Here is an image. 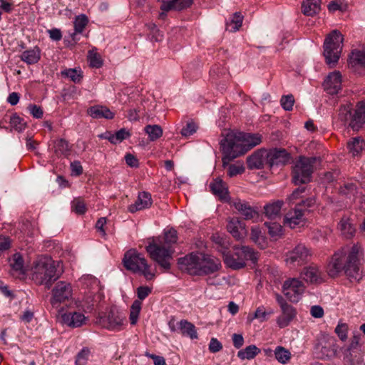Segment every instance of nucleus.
<instances>
[{
  "label": "nucleus",
  "instance_id": "nucleus-60",
  "mask_svg": "<svg viewBox=\"0 0 365 365\" xmlns=\"http://www.w3.org/2000/svg\"><path fill=\"white\" fill-rule=\"evenodd\" d=\"M151 288L147 286L139 287L137 289L138 297L140 300H143L151 293Z\"/></svg>",
  "mask_w": 365,
  "mask_h": 365
},
{
  "label": "nucleus",
  "instance_id": "nucleus-7",
  "mask_svg": "<svg viewBox=\"0 0 365 365\" xmlns=\"http://www.w3.org/2000/svg\"><path fill=\"white\" fill-rule=\"evenodd\" d=\"M338 119L354 131H358L365 123V107L353 109L351 104L342 105L339 109Z\"/></svg>",
  "mask_w": 365,
  "mask_h": 365
},
{
  "label": "nucleus",
  "instance_id": "nucleus-38",
  "mask_svg": "<svg viewBox=\"0 0 365 365\" xmlns=\"http://www.w3.org/2000/svg\"><path fill=\"white\" fill-rule=\"evenodd\" d=\"M274 356L276 360L282 364H287L292 357V354L287 349L282 346H278L274 350Z\"/></svg>",
  "mask_w": 365,
  "mask_h": 365
},
{
  "label": "nucleus",
  "instance_id": "nucleus-54",
  "mask_svg": "<svg viewBox=\"0 0 365 365\" xmlns=\"http://www.w3.org/2000/svg\"><path fill=\"white\" fill-rule=\"evenodd\" d=\"M271 314H272V312H266L263 307H260L256 309L254 317L251 319V320L253 319H257L261 322H262L266 321L267 319V317Z\"/></svg>",
  "mask_w": 365,
  "mask_h": 365
},
{
  "label": "nucleus",
  "instance_id": "nucleus-6",
  "mask_svg": "<svg viewBox=\"0 0 365 365\" xmlns=\"http://www.w3.org/2000/svg\"><path fill=\"white\" fill-rule=\"evenodd\" d=\"M235 252L224 253V262L226 265L233 269H240L245 267L246 260L256 263L258 260V252L248 246L235 247Z\"/></svg>",
  "mask_w": 365,
  "mask_h": 365
},
{
  "label": "nucleus",
  "instance_id": "nucleus-22",
  "mask_svg": "<svg viewBox=\"0 0 365 365\" xmlns=\"http://www.w3.org/2000/svg\"><path fill=\"white\" fill-rule=\"evenodd\" d=\"M304 215V210L299 207V205H296L293 210H289L285 215L284 224L291 228H294L303 222Z\"/></svg>",
  "mask_w": 365,
  "mask_h": 365
},
{
  "label": "nucleus",
  "instance_id": "nucleus-44",
  "mask_svg": "<svg viewBox=\"0 0 365 365\" xmlns=\"http://www.w3.org/2000/svg\"><path fill=\"white\" fill-rule=\"evenodd\" d=\"M144 130L151 141H155L163 135V129L159 125H148Z\"/></svg>",
  "mask_w": 365,
  "mask_h": 365
},
{
  "label": "nucleus",
  "instance_id": "nucleus-16",
  "mask_svg": "<svg viewBox=\"0 0 365 365\" xmlns=\"http://www.w3.org/2000/svg\"><path fill=\"white\" fill-rule=\"evenodd\" d=\"M268 165L272 168L274 165H284L291 159L290 154L284 148H273L267 150Z\"/></svg>",
  "mask_w": 365,
  "mask_h": 365
},
{
  "label": "nucleus",
  "instance_id": "nucleus-47",
  "mask_svg": "<svg viewBox=\"0 0 365 365\" xmlns=\"http://www.w3.org/2000/svg\"><path fill=\"white\" fill-rule=\"evenodd\" d=\"M264 225L268 229V232L272 237H278L282 234V228L279 223L274 222H264Z\"/></svg>",
  "mask_w": 365,
  "mask_h": 365
},
{
  "label": "nucleus",
  "instance_id": "nucleus-20",
  "mask_svg": "<svg viewBox=\"0 0 365 365\" xmlns=\"http://www.w3.org/2000/svg\"><path fill=\"white\" fill-rule=\"evenodd\" d=\"M249 169H262L264 165H268L267 150L260 149L255 151L247 158Z\"/></svg>",
  "mask_w": 365,
  "mask_h": 365
},
{
  "label": "nucleus",
  "instance_id": "nucleus-4",
  "mask_svg": "<svg viewBox=\"0 0 365 365\" xmlns=\"http://www.w3.org/2000/svg\"><path fill=\"white\" fill-rule=\"evenodd\" d=\"M58 265V262L47 255L37 257L31 268L32 279L38 284H44L50 288L61 274L57 269Z\"/></svg>",
  "mask_w": 365,
  "mask_h": 365
},
{
  "label": "nucleus",
  "instance_id": "nucleus-64",
  "mask_svg": "<svg viewBox=\"0 0 365 365\" xmlns=\"http://www.w3.org/2000/svg\"><path fill=\"white\" fill-rule=\"evenodd\" d=\"M145 355L153 360L154 365H166L164 357L161 356L150 354L148 352H146Z\"/></svg>",
  "mask_w": 365,
  "mask_h": 365
},
{
  "label": "nucleus",
  "instance_id": "nucleus-26",
  "mask_svg": "<svg viewBox=\"0 0 365 365\" xmlns=\"http://www.w3.org/2000/svg\"><path fill=\"white\" fill-rule=\"evenodd\" d=\"M235 208L244 217L246 220L258 217V212L248 202L237 200L233 202Z\"/></svg>",
  "mask_w": 365,
  "mask_h": 365
},
{
  "label": "nucleus",
  "instance_id": "nucleus-23",
  "mask_svg": "<svg viewBox=\"0 0 365 365\" xmlns=\"http://www.w3.org/2000/svg\"><path fill=\"white\" fill-rule=\"evenodd\" d=\"M227 231L237 240L242 239L247 233L245 224L239 218L233 217L228 220Z\"/></svg>",
  "mask_w": 365,
  "mask_h": 365
},
{
  "label": "nucleus",
  "instance_id": "nucleus-25",
  "mask_svg": "<svg viewBox=\"0 0 365 365\" xmlns=\"http://www.w3.org/2000/svg\"><path fill=\"white\" fill-rule=\"evenodd\" d=\"M153 200L151 195L148 192H139L137 200L135 203L130 205L128 207V210L130 212H135L139 210H142L148 208L151 206Z\"/></svg>",
  "mask_w": 365,
  "mask_h": 365
},
{
  "label": "nucleus",
  "instance_id": "nucleus-24",
  "mask_svg": "<svg viewBox=\"0 0 365 365\" xmlns=\"http://www.w3.org/2000/svg\"><path fill=\"white\" fill-rule=\"evenodd\" d=\"M24 262L20 253H15L10 259V274L16 278L24 277L26 274Z\"/></svg>",
  "mask_w": 365,
  "mask_h": 365
},
{
  "label": "nucleus",
  "instance_id": "nucleus-37",
  "mask_svg": "<svg viewBox=\"0 0 365 365\" xmlns=\"http://www.w3.org/2000/svg\"><path fill=\"white\" fill-rule=\"evenodd\" d=\"M40 56V50L36 47L34 49L24 51L21 56V58L27 64L31 65L36 63L39 61Z\"/></svg>",
  "mask_w": 365,
  "mask_h": 365
},
{
  "label": "nucleus",
  "instance_id": "nucleus-58",
  "mask_svg": "<svg viewBox=\"0 0 365 365\" xmlns=\"http://www.w3.org/2000/svg\"><path fill=\"white\" fill-rule=\"evenodd\" d=\"M197 129L196 125L192 123H187L186 126L184 127L180 133L185 137L190 136L192 135L194 133H195Z\"/></svg>",
  "mask_w": 365,
  "mask_h": 365
},
{
  "label": "nucleus",
  "instance_id": "nucleus-53",
  "mask_svg": "<svg viewBox=\"0 0 365 365\" xmlns=\"http://www.w3.org/2000/svg\"><path fill=\"white\" fill-rule=\"evenodd\" d=\"M356 185L354 182H345L340 187V193L344 195H354Z\"/></svg>",
  "mask_w": 365,
  "mask_h": 365
},
{
  "label": "nucleus",
  "instance_id": "nucleus-57",
  "mask_svg": "<svg viewBox=\"0 0 365 365\" xmlns=\"http://www.w3.org/2000/svg\"><path fill=\"white\" fill-rule=\"evenodd\" d=\"M245 171V168L242 165L232 164L229 165L227 174L230 177H233L237 174L242 173Z\"/></svg>",
  "mask_w": 365,
  "mask_h": 365
},
{
  "label": "nucleus",
  "instance_id": "nucleus-42",
  "mask_svg": "<svg viewBox=\"0 0 365 365\" xmlns=\"http://www.w3.org/2000/svg\"><path fill=\"white\" fill-rule=\"evenodd\" d=\"M243 16L239 12H235L232 19L226 23L225 29L229 32H235L239 30L242 24Z\"/></svg>",
  "mask_w": 365,
  "mask_h": 365
},
{
  "label": "nucleus",
  "instance_id": "nucleus-51",
  "mask_svg": "<svg viewBox=\"0 0 365 365\" xmlns=\"http://www.w3.org/2000/svg\"><path fill=\"white\" fill-rule=\"evenodd\" d=\"M88 60L91 67L98 68L103 65L100 55L93 51H89L88 52Z\"/></svg>",
  "mask_w": 365,
  "mask_h": 365
},
{
  "label": "nucleus",
  "instance_id": "nucleus-28",
  "mask_svg": "<svg viewBox=\"0 0 365 365\" xmlns=\"http://www.w3.org/2000/svg\"><path fill=\"white\" fill-rule=\"evenodd\" d=\"M212 192L220 200H227L229 197L228 189L222 179L217 178L210 184Z\"/></svg>",
  "mask_w": 365,
  "mask_h": 365
},
{
  "label": "nucleus",
  "instance_id": "nucleus-27",
  "mask_svg": "<svg viewBox=\"0 0 365 365\" xmlns=\"http://www.w3.org/2000/svg\"><path fill=\"white\" fill-rule=\"evenodd\" d=\"M283 205V200H277L269 204H267L264 207V212L266 217L270 220H277V219H281V209Z\"/></svg>",
  "mask_w": 365,
  "mask_h": 365
},
{
  "label": "nucleus",
  "instance_id": "nucleus-8",
  "mask_svg": "<svg viewBox=\"0 0 365 365\" xmlns=\"http://www.w3.org/2000/svg\"><path fill=\"white\" fill-rule=\"evenodd\" d=\"M123 263L126 269L134 273H140L148 280L155 277L150 270L147 260L134 250H130L125 253Z\"/></svg>",
  "mask_w": 365,
  "mask_h": 365
},
{
  "label": "nucleus",
  "instance_id": "nucleus-2",
  "mask_svg": "<svg viewBox=\"0 0 365 365\" xmlns=\"http://www.w3.org/2000/svg\"><path fill=\"white\" fill-rule=\"evenodd\" d=\"M179 269L192 275L212 274L220 267L218 259L202 252H192L178 259Z\"/></svg>",
  "mask_w": 365,
  "mask_h": 365
},
{
  "label": "nucleus",
  "instance_id": "nucleus-45",
  "mask_svg": "<svg viewBox=\"0 0 365 365\" xmlns=\"http://www.w3.org/2000/svg\"><path fill=\"white\" fill-rule=\"evenodd\" d=\"M339 227L341 234L346 238L351 237L355 232V229L349 222V219L342 218L339 222Z\"/></svg>",
  "mask_w": 365,
  "mask_h": 365
},
{
  "label": "nucleus",
  "instance_id": "nucleus-48",
  "mask_svg": "<svg viewBox=\"0 0 365 365\" xmlns=\"http://www.w3.org/2000/svg\"><path fill=\"white\" fill-rule=\"evenodd\" d=\"M62 76L70 78L74 83L81 82L83 75L81 70L71 68L61 72Z\"/></svg>",
  "mask_w": 365,
  "mask_h": 365
},
{
  "label": "nucleus",
  "instance_id": "nucleus-21",
  "mask_svg": "<svg viewBox=\"0 0 365 365\" xmlns=\"http://www.w3.org/2000/svg\"><path fill=\"white\" fill-rule=\"evenodd\" d=\"M324 90L331 95L336 94L341 88V75L339 71L331 73L324 81Z\"/></svg>",
  "mask_w": 365,
  "mask_h": 365
},
{
  "label": "nucleus",
  "instance_id": "nucleus-34",
  "mask_svg": "<svg viewBox=\"0 0 365 365\" xmlns=\"http://www.w3.org/2000/svg\"><path fill=\"white\" fill-rule=\"evenodd\" d=\"M321 11V0H304L302 4V13L313 16Z\"/></svg>",
  "mask_w": 365,
  "mask_h": 365
},
{
  "label": "nucleus",
  "instance_id": "nucleus-63",
  "mask_svg": "<svg viewBox=\"0 0 365 365\" xmlns=\"http://www.w3.org/2000/svg\"><path fill=\"white\" fill-rule=\"evenodd\" d=\"M125 160L126 164L131 168L138 167V160L135 156L130 153H127L125 156Z\"/></svg>",
  "mask_w": 365,
  "mask_h": 365
},
{
  "label": "nucleus",
  "instance_id": "nucleus-61",
  "mask_svg": "<svg viewBox=\"0 0 365 365\" xmlns=\"http://www.w3.org/2000/svg\"><path fill=\"white\" fill-rule=\"evenodd\" d=\"M346 331L347 325L346 324H339L335 329V332L342 341L347 338Z\"/></svg>",
  "mask_w": 365,
  "mask_h": 365
},
{
  "label": "nucleus",
  "instance_id": "nucleus-49",
  "mask_svg": "<svg viewBox=\"0 0 365 365\" xmlns=\"http://www.w3.org/2000/svg\"><path fill=\"white\" fill-rule=\"evenodd\" d=\"M71 210L78 215H83L86 211V204L83 199L75 198L71 202Z\"/></svg>",
  "mask_w": 365,
  "mask_h": 365
},
{
  "label": "nucleus",
  "instance_id": "nucleus-14",
  "mask_svg": "<svg viewBox=\"0 0 365 365\" xmlns=\"http://www.w3.org/2000/svg\"><path fill=\"white\" fill-rule=\"evenodd\" d=\"M72 295V288L70 283L60 281L56 283L52 290L51 304L53 306L68 300Z\"/></svg>",
  "mask_w": 365,
  "mask_h": 365
},
{
  "label": "nucleus",
  "instance_id": "nucleus-18",
  "mask_svg": "<svg viewBox=\"0 0 365 365\" xmlns=\"http://www.w3.org/2000/svg\"><path fill=\"white\" fill-rule=\"evenodd\" d=\"M344 360L346 365H364L357 341H352L350 346L344 351Z\"/></svg>",
  "mask_w": 365,
  "mask_h": 365
},
{
  "label": "nucleus",
  "instance_id": "nucleus-29",
  "mask_svg": "<svg viewBox=\"0 0 365 365\" xmlns=\"http://www.w3.org/2000/svg\"><path fill=\"white\" fill-rule=\"evenodd\" d=\"M192 4V0H171L170 1L162 0L160 9L165 11H169L170 10L181 11L190 7Z\"/></svg>",
  "mask_w": 365,
  "mask_h": 365
},
{
  "label": "nucleus",
  "instance_id": "nucleus-5",
  "mask_svg": "<svg viewBox=\"0 0 365 365\" xmlns=\"http://www.w3.org/2000/svg\"><path fill=\"white\" fill-rule=\"evenodd\" d=\"M341 34L334 30L327 35L324 43V56L327 64L333 68L338 63L343 48Z\"/></svg>",
  "mask_w": 365,
  "mask_h": 365
},
{
  "label": "nucleus",
  "instance_id": "nucleus-32",
  "mask_svg": "<svg viewBox=\"0 0 365 365\" xmlns=\"http://www.w3.org/2000/svg\"><path fill=\"white\" fill-rule=\"evenodd\" d=\"M282 314L277 318V323L279 327L284 328L289 324V322L295 317V310L290 304H287L281 308Z\"/></svg>",
  "mask_w": 365,
  "mask_h": 365
},
{
  "label": "nucleus",
  "instance_id": "nucleus-10",
  "mask_svg": "<svg viewBox=\"0 0 365 365\" xmlns=\"http://www.w3.org/2000/svg\"><path fill=\"white\" fill-rule=\"evenodd\" d=\"M225 136L220 141V145L222 147L223 153L225 154L222 158V165L226 167L229 165L230 162L238 156L243 155L246 150L244 149H240V147L237 145V143H235V137L232 133L223 134Z\"/></svg>",
  "mask_w": 365,
  "mask_h": 365
},
{
  "label": "nucleus",
  "instance_id": "nucleus-13",
  "mask_svg": "<svg viewBox=\"0 0 365 365\" xmlns=\"http://www.w3.org/2000/svg\"><path fill=\"white\" fill-rule=\"evenodd\" d=\"M125 317L123 313L111 309L106 314L99 318V324L104 328L112 331L122 329Z\"/></svg>",
  "mask_w": 365,
  "mask_h": 365
},
{
  "label": "nucleus",
  "instance_id": "nucleus-17",
  "mask_svg": "<svg viewBox=\"0 0 365 365\" xmlns=\"http://www.w3.org/2000/svg\"><path fill=\"white\" fill-rule=\"evenodd\" d=\"M322 358L333 359L336 356L338 346L333 337L322 339L317 346Z\"/></svg>",
  "mask_w": 365,
  "mask_h": 365
},
{
  "label": "nucleus",
  "instance_id": "nucleus-56",
  "mask_svg": "<svg viewBox=\"0 0 365 365\" xmlns=\"http://www.w3.org/2000/svg\"><path fill=\"white\" fill-rule=\"evenodd\" d=\"M305 191V187H298L287 197V201L289 204H294L295 200L300 197V195Z\"/></svg>",
  "mask_w": 365,
  "mask_h": 365
},
{
  "label": "nucleus",
  "instance_id": "nucleus-1",
  "mask_svg": "<svg viewBox=\"0 0 365 365\" xmlns=\"http://www.w3.org/2000/svg\"><path fill=\"white\" fill-rule=\"evenodd\" d=\"M361 247L357 245L343 247L331 256L327 266V273L336 277L344 272L351 282H359L362 278L360 267Z\"/></svg>",
  "mask_w": 365,
  "mask_h": 365
},
{
  "label": "nucleus",
  "instance_id": "nucleus-3",
  "mask_svg": "<svg viewBox=\"0 0 365 365\" xmlns=\"http://www.w3.org/2000/svg\"><path fill=\"white\" fill-rule=\"evenodd\" d=\"M178 241L177 231L170 229L165 232L163 239L158 237L146 247L152 259L155 261L165 271L170 269V260L173 259L175 250L173 245Z\"/></svg>",
  "mask_w": 365,
  "mask_h": 365
},
{
  "label": "nucleus",
  "instance_id": "nucleus-43",
  "mask_svg": "<svg viewBox=\"0 0 365 365\" xmlns=\"http://www.w3.org/2000/svg\"><path fill=\"white\" fill-rule=\"evenodd\" d=\"M130 135V133L129 131H128L125 128H121L115 134H111L110 133H107V135L105 136V138L108 139L111 143L116 144L126 139Z\"/></svg>",
  "mask_w": 365,
  "mask_h": 365
},
{
  "label": "nucleus",
  "instance_id": "nucleus-40",
  "mask_svg": "<svg viewBox=\"0 0 365 365\" xmlns=\"http://www.w3.org/2000/svg\"><path fill=\"white\" fill-rule=\"evenodd\" d=\"M260 349L255 345H250L237 352V356L242 359L250 360L254 359L259 353Z\"/></svg>",
  "mask_w": 365,
  "mask_h": 365
},
{
  "label": "nucleus",
  "instance_id": "nucleus-46",
  "mask_svg": "<svg viewBox=\"0 0 365 365\" xmlns=\"http://www.w3.org/2000/svg\"><path fill=\"white\" fill-rule=\"evenodd\" d=\"M10 125L11 128L20 133L26 128V123L16 113L13 114L10 118Z\"/></svg>",
  "mask_w": 365,
  "mask_h": 365
},
{
  "label": "nucleus",
  "instance_id": "nucleus-62",
  "mask_svg": "<svg viewBox=\"0 0 365 365\" xmlns=\"http://www.w3.org/2000/svg\"><path fill=\"white\" fill-rule=\"evenodd\" d=\"M222 349V345L217 339L212 338L209 344V350L212 353L220 351Z\"/></svg>",
  "mask_w": 365,
  "mask_h": 365
},
{
  "label": "nucleus",
  "instance_id": "nucleus-52",
  "mask_svg": "<svg viewBox=\"0 0 365 365\" xmlns=\"http://www.w3.org/2000/svg\"><path fill=\"white\" fill-rule=\"evenodd\" d=\"M280 103L285 110H292L294 103V96L292 94L283 96L281 98Z\"/></svg>",
  "mask_w": 365,
  "mask_h": 365
},
{
  "label": "nucleus",
  "instance_id": "nucleus-59",
  "mask_svg": "<svg viewBox=\"0 0 365 365\" xmlns=\"http://www.w3.org/2000/svg\"><path fill=\"white\" fill-rule=\"evenodd\" d=\"M315 203L316 200L314 197H308L306 200L297 203L296 205H299V207L302 208L304 212L308 208L312 207Z\"/></svg>",
  "mask_w": 365,
  "mask_h": 365
},
{
  "label": "nucleus",
  "instance_id": "nucleus-39",
  "mask_svg": "<svg viewBox=\"0 0 365 365\" xmlns=\"http://www.w3.org/2000/svg\"><path fill=\"white\" fill-rule=\"evenodd\" d=\"M364 145V141L360 137L354 138L347 143V147L353 156L359 155L363 150Z\"/></svg>",
  "mask_w": 365,
  "mask_h": 365
},
{
  "label": "nucleus",
  "instance_id": "nucleus-41",
  "mask_svg": "<svg viewBox=\"0 0 365 365\" xmlns=\"http://www.w3.org/2000/svg\"><path fill=\"white\" fill-rule=\"evenodd\" d=\"M179 327L183 335H187L192 339L197 338L195 327L192 323L187 320H181L179 322Z\"/></svg>",
  "mask_w": 365,
  "mask_h": 365
},
{
  "label": "nucleus",
  "instance_id": "nucleus-12",
  "mask_svg": "<svg viewBox=\"0 0 365 365\" xmlns=\"http://www.w3.org/2000/svg\"><path fill=\"white\" fill-rule=\"evenodd\" d=\"M305 286L297 278H289L285 280L282 286V292L292 302H297L304 293Z\"/></svg>",
  "mask_w": 365,
  "mask_h": 365
},
{
  "label": "nucleus",
  "instance_id": "nucleus-35",
  "mask_svg": "<svg viewBox=\"0 0 365 365\" xmlns=\"http://www.w3.org/2000/svg\"><path fill=\"white\" fill-rule=\"evenodd\" d=\"M88 23V19L85 14H81L75 18L74 32L71 35L73 43H76L78 38L76 37L78 34H81Z\"/></svg>",
  "mask_w": 365,
  "mask_h": 365
},
{
  "label": "nucleus",
  "instance_id": "nucleus-9",
  "mask_svg": "<svg viewBox=\"0 0 365 365\" xmlns=\"http://www.w3.org/2000/svg\"><path fill=\"white\" fill-rule=\"evenodd\" d=\"M319 161V158L300 156L293 168V182L295 185L309 182L311 180L312 174L314 170V165Z\"/></svg>",
  "mask_w": 365,
  "mask_h": 365
},
{
  "label": "nucleus",
  "instance_id": "nucleus-33",
  "mask_svg": "<svg viewBox=\"0 0 365 365\" xmlns=\"http://www.w3.org/2000/svg\"><path fill=\"white\" fill-rule=\"evenodd\" d=\"M349 65L354 69L365 68V52L360 50L353 51L349 55Z\"/></svg>",
  "mask_w": 365,
  "mask_h": 365
},
{
  "label": "nucleus",
  "instance_id": "nucleus-11",
  "mask_svg": "<svg viewBox=\"0 0 365 365\" xmlns=\"http://www.w3.org/2000/svg\"><path fill=\"white\" fill-rule=\"evenodd\" d=\"M311 256V251L305 245L299 244L286 255L284 261L290 268H295L305 264Z\"/></svg>",
  "mask_w": 365,
  "mask_h": 365
},
{
  "label": "nucleus",
  "instance_id": "nucleus-36",
  "mask_svg": "<svg viewBox=\"0 0 365 365\" xmlns=\"http://www.w3.org/2000/svg\"><path fill=\"white\" fill-rule=\"evenodd\" d=\"M54 153L58 156H68L70 155L71 146L68 142L63 139L60 138L54 141Z\"/></svg>",
  "mask_w": 365,
  "mask_h": 365
},
{
  "label": "nucleus",
  "instance_id": "nucleus-31",
  "mask_svg": "<svg viewBox=\"0 0 365 365\" xmlns=\"http://www.w3.org/2000/svg\"><path fill=\"white\" fill-rule=\"evenodd\" d=\"M61 319L63 324L71 327H81L86 321L85 316L79 312L63 314Z\"/></svg>",
  "mask_w": 365,
  "mask_h": 365
},
{
  "label": "nucleus",
  "instance_id": "nucleus-30",
  "mask_svg": "<svg viewBox=\"0 0 365 365\" xmlns=\"http://www.w3.org/2000/svg\"><path fill=\"white\" fill-rule=\"evenodd\" d=\"M88 113L93 118H106L113 119L115 116L113 112H112L108 108L103 106L96 105L91 106L88 109Z\"/></svg>",
  "mask_w": 365,
  "mask_h": 365
},
{
  "label": "nucleus",
  "instance_id": "nucleus-15",
  "mask_svg": "<svg viewBox=\"0 0 365 365\" xmlns=\"http://www.w3.org/2000/svg\"><path fill=\"white\" fill-rule=\"evenodd\" d=\"M227 133H232L235 135V143L240 147V149H243V147L248 146L252 148L259 145L262 141L261 135L258 134H250L245 133H236L234 131H226Z\"/></svg>",
  "mask_w": 365,
  "mask_h": 365
},
{
  "label": "nucleus",
  "instance_id": "nucleus-55",
  "mask_svg": "<svg viewBox=\"0 0 365 365\" xmlns=\"http://www.w3.org/2000/svg\"><path fill=\"white\" fill-rule=\"evenodd\" d=\"M347 6L342 4L339 0L331 1L328 5V9L330 12H334L336 11H345Z\"/></svg>",
  "mask_w": 365,
  "mask_h": 365
},
{
  "label": "nucleus",
  "instance_id": "nucleus-19",
  "mask_svg": "<svg viewBox=\"0 0 365 365\" xmlns=\"http://www.w3.org/2000/svg\"><path fill=\"white\" fill-rule=\"evenodd\" d=\"M300 276L304 281L310 284H320L323 282L322 272L316 264L304 267Z\"/></svg>",
  "mask_w": 365,
  "mask_h": 365
},
{
  "label": "nucleus",
  "instance_id": "nucleus-50",
  "mask_svg": "<svg viewBox=\"0 0 365 365\" xmlns=\"http://www.w3.org/2000/svg\"><path fill=\"white\" fill-rule=\"evenodd\" d=\"M251 239L256 244L259 245L262 248L264 245V239L262 235V232L258 227H253L251 229Z\"/></svg>",
  "mask_w": 365,
  "mask_h": 365
}]
</instances>
